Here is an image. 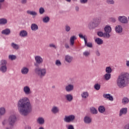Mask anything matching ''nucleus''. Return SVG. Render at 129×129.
I'll list each match as a JSON object with an SVG mask.
<instances>
[{
  "instance_id": "1",
  "label": "nucleus",
  "mask_w": 129,
  "mask_h": 129,
  "mask_svg": "<svg viewBox=\"0 0 129 129\" xmlns=\"http://www.w3.org/2000/svg\"><path fill=\"white\" fill-rule=\"evenodd\" d=\"M18 106L20 114L23 116H27L29 113L32 112V104L27 97L20 99L18 102Z\"/></svg>"
},
{
  "instance_id": "2",
  "label": "nucleus",
  "mask_w": 129,
  "mask_h": 129,
  "mask_svg": "<svg viewBox=\"0 0 129 129\" xmlns=\"http://www.w3.org/2000/svg\"><path fill=\"white\" fill-rule=\"evenodd\" d=\"M35 62H34V66L35 68L34 69V72L37 75L39 76L40 78H43L45 75H46V69H41L43 63V58L40 56H36L35 57Z\"/></svg>"
},
{
  "instance_id": "3",
  "label": "nucleus",
  "mask_w": 129,
  "mask_h": 129,
  "mask_svg": "<svg viewBox=\"0 0 129 129\" xmlns=\"http://www.w3.org/2000/svg\"><path fill=\"white\" fill-rule=\"evenodd\" d=\"M116 85L119 88H124L129 84L128 74H122L118 76L116 80Z\"/></svg>"
},
{
  "instance_id": "4",
  "label": "nucleus",
  "mask_w": 129,
  "mask_h": 129,
  "mask_svg": "<svg viewBox=\"0 0 129 129\" xmlns=\"http://www.w3.org/2000/svg\"><path fill=\"white\" fill-rule=\"evenodd\" d=\"M89 30H94L97 28V18H94L88 24Z\"/></svg>"
},
{
  "instance_id": "5",
  "label": "nucleus",
  "mask_w": 129,
  "mask_h": 129,
  "mask_svg": "<svg viewBox=\"0 0 129 129\" xmlns=\"http://www.w3.org/2000/svg\"><path fill=\"white\" fill-rule=\"evenodd\" d=\"M16 121H17V116H16V115H11L8 118L9 124L11 126H14Z\"/></svg>"
},
{
  "instance_id": "6",
  "label": "nucleus",
  "mask_w": 129,
  "mask_h": 129,
  "mask_svg": "<svg viewBox=\"0 0 129 129\" xmlns=\"http://www.w3.org/2000/svg\"><path fill=\"white\" fill-rule=\"evenodd\" d=\"M74 119H75V116L73 114H71L68 116L65 115L64 118H63L64 121L68 123L72 122Z\"/></svg>"
},
{
  "instance_id": "7",
  "label": "nucleus",
  "mask_w": 129,
  "mask_h": 129,
  "mask_svg": "<svg viewBox=\"0 0 129 129\" xmlns=\"http://www.w3.org/2000/svg\"><path fill=\"white\" fill-rule=\"evenodd\" d=\"M118 21H119L120 23H121V24H127L128 23L127 17L124 16H119L118 17Z\"/></svg>"
},
{
  "instance_id": "8",
  "label": "nucleus",
  "mask_w": 129,
  "mask_h": 129,
  "mask_svg": "<svg viewBox=\"0 0 129 129\" xmlns=\"http://www.w3.org/2000/svg\"><path fill=\"white\" fill-rule=\"evenodd\" d=\"M97 35L99 36V37H103L104 39H109L110 37V34L105 33H103V32L101 31L98 32Z\"/></svg>"
},
{
  "instance_id": "9",
  "label": "nucleus",
  "mask_w": 129,
  "mask_h": 129,
  "mask_svg": "<svg viewBox=\"0 0 129 129\" xmlns=\"http://www.w3.org/2000/svg\"><path fill=\"white\" fill-rule=\"evenodd\" d=\"M126 113H127V108H122L119 111V116H122L123 114L125 115Z\"/></svg>"
},
{
  "instance_id": "10",
  "label": "nucleus",
  "mask_w": 129,
  "mask_h": 129,
  "mask_svg": "<svg viewBox=\"0 0 129 129\" xmlns=\"http://www.w3.org/2000/svg\"><path fill=\"white\" fill-rule=\"evenodd\" d=\"M65 89L67 92H70L74 89V86L73 85L69 84L65 87Z\"/></svg>"
},
{
  "instance_id": "11",
  "label": "nucleus",
  "mask_w": 129,
  "mask_h": 129,
  "mask_svg": "<svg viewBox=\"0 0 129 129\" xmlns=\"http://www.w3.org/2000/svg\"><path fill=\"white\" fill-rule=\"evenodd\" d=\"M23 91L25 94H31V89H30V87L28 86H25L23 88Z\"/></svg>"
},
{
  "instance_id": "12",
  "label": "nucleus",
  "mask_w": 129,
  "mask_h": 129,
  "mask_svg": "<svg viewBox=\"0 0 129 129\" xmlns=\"http://www.w3.org/2000/svg\"><path fill=\"white\" fill-rule=\"evenodd\" d=\"M64 60L66 62H67V63H71L73 60V57L69 55H67L65 56Z\"/></svg>"
},
{
  "instance_id": "13",
  "label": "nucleus",
  "mask_w": 129,
  "mask_h": 129,
  "mask_svg": "<svg viewBox=\"0 0 129 129\" xmlns=\"http://www.w3.org/2000/svg\"><path fill=\"white\" fill-rule=\"evenodd\" d=\"M103 96L104 98H106L111 101H113V97L110 95V94H104Z\"/></svg>"
},
{
  "instance_id": "14",
  "label": "nucleus",
  "mask_w": 129,
  "mask_h": 129,
  "mask_svg": "<svg viewBox=\"0 0 129 129\" xmlns=\"http://www.w3.org/2000/svg\"><path fill=\"white\" fill-rule=\"evenodd\" d=\"M104 30L105 31V34H109L111 32V27L109 25H106L104 27Z\"/></svg>"
},
{
  "instance_id": "15",
  "label": "nucleus",
  "mask_w": 129,
  "mask_h": 129,
  "mask_svg": "<svg viewBox=\"0 0 129 129\" xmlns=\"http://www.w3.org/2000/svg\"><path fill=\"white\" fill-rule=\"evenodd\" d=\"M116 33H121L122 32V27L120 25H118L115 28Z\"/></svg>"
},
{
  "instance_id": "16",
  "label": "nucleus",
  "mask_w": 129,
  "mask_h": 129,
  "mask_svg": "<svg viewBox=\"0 0 129 129\" xmlns=\"http://www.w3.org/2000/svg\"><path fill=\"white\" fill-rule=\"evenodd\" d=\"M77 39V37L75 36H73L70 38V44L71 46H73L74 45V41Z\"/></svg>"
},
{
  "instance_id": "17",
  "label": "nucleus",
  "mask_w": 129,
  "mask_h": 129,
  "mask_svg": "<svg viewBox=\"0 0 129 129\" xmlns=\"http://www.w3.org/2000/svg\"><path fill=\"white\" fill-rule=\"evenodd\" d=\"M77 39V37L75 36H73L70 38V44L71 46H73L74 45V41Z\"/></svg>"
},
{
  "instance_id": "18",
  "label": "nucleus",
  "mask_w": 129,
  "mask_h": 129,
  "mask_svg": "<svg viewBox=\"0 0 129 129\" xmlns=\"http://www.w3.org/2000/svg\"><path fill=\"white\" fill-rule=\"evenodd\" d=\"M20 37H27L28 36V32L26 30H22L20 32Z\"/></svg>"
},
{
  "instance_id": "19",
  "label": "nucleus",
  "mask_w": 129,
  "mask_h": 129,
  "mask_svg": "<svg viewBox=\"0 0 129 129\" xmlns=\"http://www.w3.org/2000/svg\"><path fill=\"white\" fill-rule=\"evenodd\" d=\"M84 121L85 123H90L91 122V118L90 117L86 116L84 118Z\"/></svg>"
},
{
  "instance_id": "20",
  "label": "nucleus",
  "mask_w": 129,
  "mask_h": 129,
  "mask_svg": "<svg viewBox=\"0 0 129 129\" xmlns=\"http://www.w3.org/2000/svg\"><path fill=\"white\" fill-rule=\"evenodd\" d=\"M21 73L22 74H24V75L28 74V73H29V69L26 67H23L21 69Z\"/></svg>"
},
{
  "instance_id": "21",
  "label": "nucleus",
  "mask_w": 129,
  "mask_h": 129,
  "mask_svg": "<svg viewBox=\"0 0 129 129\" xmlns=\"http://www.w3.org/2000/svg\"><path fill=\"white\" fill-rule=\"evenodd\" d=\"M51 112L54 114H56V113H58V112H59V108L56 106H53L51 109Z\"/></svg>"
},
{
  "instance_id": "22",
  "label": "nucleus",
  "mask_w": 129,
  "mask_h": 129,
  "mask_svg": "<svg viewBox=\"0 0 129 129\" xmlns=\"http://www.w3.org/2000/svg\"><path fill=\"white\" fill-rule=\"evenodd\" d=\"M31 28L32 31H37V30L39 29V27L36 24H32L31 26Z\"/></svg>"
},
{
  "instance_id": "23",
  "label": "nucleus",
  "mask_w": 129,
  "mask_h": 129,
  "mask_svg": "<svg viewBox=\"0 0 129 129\" xmlns=\"http://www.w3.org/2000/svg\"><path fill=\"white\" fill-rule=\"evenodd\" d=\"M37 121L39 124H44L45 120L44 118H43V117H39L38 118Z\"/></svg>"
},
{
  "instance_id": "24",
  "label": "nucleus",
  "mask_w": 129,
  "mask_h": 129,
  "mask_svg": "<svg viewBox=\"0 0 129 129\" xmlns=\"http://www.w3.org/2000/svg\"><path fill=\"white\" fill-rule=\"evenodd\" d=\"M11 33V30L10 29H6L5 30H4L2 31V33L4 34V35H10V33Z\"/></svg>"
},
{
  "instance_id": "25",
  "label": "nucleus",
  "mask_w": 129,
  "mask_h": 129,
  "mask_svg": "<svg viewBox=\"0 0 129 129\" xmlns=\"http://www.w3.org/2000/svg\"><path fill=\"white\" fill-rule=\"evenodd\" d=\"M66 98L68 101H72L73 100V96L71 94H67L66 95Z\"/></svg>"
},
{
  "instance_id": "26",
  "label": "nucleus",
  "mask_w": 129,
  "mask_h": 129,
  "mask_svg": "<svg viewBox=\"0 0 129 129\" xmlns=\"http://www.w3.org/2000/svg\"><path fill=\"white\" fill-rule=\"evenodd\" d=\"M8 20L6 18H1L0 19V25H6L7 24Z\"/></svg>"
},
{
  "instance_id": "27",
  "label": "nucleus",
  "mask_w": 129,
  "mask_h": 129,
  "mask_svg": "<svg viewBox=\"0 0 129 129\" xmlns=\"http://www.w3.org/2000/svg\"><path fill=\"white\" fill-rule=\"evenodd\" d=\"M7 70H8L7 66H2L0 67V71L3 73H6Z\"/></svg>"
},
{
  "instance_id": "28",
  "label": "nucleus",
  "mask_w": 129,
  "mask_h": 129,
  "mask_svg": "<svg viewBox=\"0 0 129 129\" xmlns=\"http://www.w3.org/2000/svg\"><path fill=\"white\" fill-rule=\"evenodd\" d=\"M128 101H129L128 98H127L126 97H124L122 99V103L124 105H125V104H127V103H128Z\"/></svg>"
},
{
  "instance_id": "29",
  "label": "nucleus",
  "mask_w": 129,
  "mask_h": 129,
  "mask_svg": "<svg viewBox=\"0 0 129 129\" xmlns=\"http://www.w3.org/2000/svg\"><path fill=\"white\" fill-rule=\"evenodd\" d=\"M98 110L100 113H103L105 111V107L103 106H100L98 108Z\"/></svg>"
},
{
  "instance_id": "30",
  "label": "nucleus",
  "mask_w": 129,
  "mask_h": 129,
  "mask_svg": "<svg viewBox=\"0 0 129 129\" xmlns=\"http://www.w3.org/2000/svg\"><path fill=\"white\" fill-rule=\"evenodd\" d=\"M7 64H8V62L7 61V60L6 59H2L0 61V66H7Z\"/></svg>"
},
{
  "instance_id": "31",
  "label": "nucleus",
  "mask_w": 129,
  "mask_h": 129,
  "mask_svg": "<svg viewBox=\"0 0 129 129\" xmlns=\"http://www.w3.org/2000/svg\"><path fill=\"white\" fill-rule=\"evenodd\" d=\"M5 113H6V109L4 107L0 108V116L4 115Z\"/></svg>"
},
{
  "instance_id": "32",
  "label": "nucleus",
  "mask_w": 129,
  "mask_h": 129,
  "mask_svg": "<svg viewBox=\"0 0 129 129\" xmlns=\"http://www.w3.org/2000/svg\"><path fill=\"white\" fill-rule=\"evenodd\" d=\"M42 21L43 23H49L50 22V17L49 16H45L43 18Z\"/></svg>"
},
{
  "instance_id": "33",
  "label": "nucleus",
  "mask_w": 129,
  "mask_h": 129,
  "mask_svg": "<svg viewBox=\"0 0 129 129\" xmlns=\"http://www.w3.org/2000/svg\"><path fill=\"white\" fill-rule=\"evenodd\" d=\"M27 14L29 15H31V16H37V12L35 11H31L30 10H28L27 11Z\"/></svg>"
},
{
  "instance_id": "34",
  "label": "nucleus",
  "mask_w": 129,
  "mask_h": 129,
  "mask_svg": "<svg viewBox=\"0 0 129 129\" xmlns=\"http://www.w3.org/2000/svg\"><path fill=\"white\" fill-rule=\"evenodd\" d=\"M105 71L107 74H110L112 72V69L110 67H107L106 68Z\"/></svg>"
},
{
  "instance_id": "35",
  "label": "nucleus",
  "mask_w": 129,
  "mask_h": 129,
  "mask_svg": "<svg viewBox=\"0 0 129 129\" xmlns=\"http://www.w3.org/2000/svg\"><path fill=\"white\" fill-rule=\"evenodd\" d=\"M90 111L93 114H96V113H97V110L93 107L90 108Z\"/></svg>"
},
{
  "instance_id": "36",
  "label": "nucleus",
  "mask_w": 129,
  "mask_h": 129,
  "mask_svg": "<svg viewBox=\"0 0 129 129\" xmlns=\"http://www.w3.org/2000/svg\"><path fill=\"white\" fill-rule=\"evenodd\" d=\"M11 46L13 47V49H16V50H18L19 49V45L12 42L11 43Z\"/></svg>"
},
{
  "instance_id": "37",
  "label": "nucleus",
  "mask_w": 129,
  "mask_h": 129,
  "mask_svg": "<svg viewBox=\"0 0 129 129\" xmlns=\"http://www.w3.org/2000/svg\"><path fill=\"white\" fill-rule=\"evenodd\" d=\"M110 77H111V74H106L104 75V78L105 80H109L110 79Z\"/></svg>"
},
{
  "instance_id": "38",
  "label": "nucleus",
  "mask_w": 129,
  "mask_h": 129,
  "mask_svg": "<svg viewBox=\"0 0 129 129\" xmlns=\"http://www.w3.org/2000/svg\"><path fill=\"white\" fill-rule=\"evenodd\" d=\"M81 96L83 98H87L88 97V93L87 92H84L81 94Z\"/></svg>"
},
{
  "instance_id": "39",
  "label": "nucleus",
  "mask_w": 129,
  "mask_h": 129,
  "mask_svg": "<svg viewBox=\"0 0 129 129\" xmlns=\"http://www.w3.org/2000/svg\"><path fill=\"white\" fill-rule=\"evenodd\" d=\"M85 45L87 46L89 48H92V43L90 42L87 43V39L85 41Z\"/></svg>"
},
{
  "instance_id": "40",
  "label": "nucleus",
  "mask_w": 129,
  "mask_h": 129,
  "mask_svg": "<svg viewBox=\"0 0 129 129\" xmlns=\"http://www.w3.org/2000/svg\"><path fill=\"white\" fill-rule=\"evenodd\" d=\"M103 44V40L99 38H97V44L102 45Z\"/></svg>"
},
{
  "instance_id": "41",
  "label": "nucleus",
  "mask_w": 129,
  "mask_h": 129,
  "mask_svg": "<svg viewBox=\"0 0 129 129\" xmlns=\"http://www.w3.org/2000/svg\"><path fill=\"white\" fill-rule=\"evenodd\" d=\"M9 59H11V60H16V59H17V56L15 55H9Z\"/></svg>"
},
{
  "instance_id": "42",
  "label": "nucleus",
  "mask_w": 129,
  "mask_h": 129,
  "mask_svg": "<svg viewBox=\"0 0 129 129\" xmlns=\"http://www.w3.org/2000/svg\"><path fill=\"white\" fill-rule=\"evenodd\" d=\"M106 3L108 5H114V1L113 0H106Z\"/></svg>"
},
{
  "instance_id": "43",
  "label": "nucleus",
  "mask_w": 129,
  "mask_h": 129,
  "mask_svg": "<svg viewBox=\"0 0 129 129\" xmlns=\"http://www.w3.org/2000/svg\"><path fill=\"white\" fill-rule=\"evenodd\" d=\"M64 29H65L66 32H69L70 30H71V28H70V26H69V25H68V24H67L65 26Z\"/></svg>"
},
{
  "instance_id": "44",
  "label": "nucleus",
  "mask_w": 129,
  "mask_h": 129,
  "mask_svg": "<svg viewBox=\"0 0 129 129\" xmlns=\"http://www.w3.org/2000/svg\"><path fill=\"white\" fill-rule=\"evenodd\" d=\"M55 65H56V66H61V65H62L60 60L57 59L55 61Z\"/></svg>"
},
{
  "instance_id": "45",
  "label": "nucleus",
  "mask_w": 129,
  "mask_h": 129,
  "mask_svg": "<svg viewBox=\"0 0 129 129\" xmlns=\"http://www.w3.org/2000/svg\"><path fill=\"white\" fill-rule=\"evenodd\" d=\"M39 14H40V15H43V13H45V9H44L43 8V7H41V8L39 9Z\"/></svg>"
},
{
  "instance_id": "46",
  "label": "nucleus",
  "mask_w": 129,
  "mask_h": 129,
  "mask_svg": "<svg viewBox=\"0 0 129 129\" xmlns=\"http://www.w3.org/2000/svg\"><path fill=\"white\" fill-rule=\"evenodd\" d=\"M79 37L81 38V39H84V41H85L86 40H87V39H86L85 38V36H83V35H82V34H79Z\"/></svg>"
},
{
  "instance_id": "47",
  "label": "nucleus",
  "mask_w": 129,
  "mask_h": 129,
  "mask_svg": "<svg viewBox=\"0 0 129 129\" xmlns=\"http://www.w3.org/2000/svg\"><path fill=\"white\" fill-rule=\"evenodd\" d=\"M68 129H74V126H73V125L72 124H70L68 125Z\"/></svg>"
},
{
  "instance_id": "48",
  "label": "nucleus",
  "mask_w": 129,
  "mask_h": 129,
  "mask_svg": "<svg viewBox=\"0 0 129 129\" xmlns=\"http://www.w3.org/2000/svg\"><path fill=\"white\" fill-rule=\"evenodd\" d=\"M81 4H86L88 0H80Z\"/></svg>"
},
{
  "instance_id": "49",
  "label": "nucleus",
  "mask_w": 129,
  "mask_h": 129,
  "mask_svg": "<svg viewBox=\"0 0 129 129\" xmlns=\"http://www.w3.org/2000/svg\"><path fill=\"white\" fill-rule=\"evenodd\" d=\"M110 21H111L112 23H115V22H116V19L115 18H111Z\"/></svg>"
},
{
  "instance_id": "50",
  "label": "nucleus",
  "mask_w": 129,
  "mask_h": 129,
  "mask_svg": "<svg viewBox=\"0 0 129 129\" xmlns=\"http://www.w3.org/2000/svg\"><path fill=\"white\" fill-rule=\"evenodd\" d=\"M24 128L25 129H32V127H31V126L30 125H25Z\"/></svg>"
},
{
  "instance_id": "51",
  "label": "nucleus",
  "mask_w": 129,
  "mask_h": 129,
  "mask_svg": "<svg viewBox=\"0 0 129 129\" xmlns=\"http://www.w3.org/2000/svg\"><path fill=\"white\" fill-rule=\"evenodd\" d=\"M83 54L84 55V56H88V55H89V52H88V51H85L83 53Z\"/></svg>"
},
{
  "instance_id": "52",
  "label": "nucleus",
  "mask_w": 129,
  "mask_h": 129,
  "mask_svg": "<svg viewBox=\"0 0 129 129\" xmlns=\"http://www.w3.org/2000/svg\"><path fill=\"white\" fill-rule=\"evenodd\" d=\"M49 47H50V48H54L55 49H56V46H55V45H54L53 44H49Z\"/></svg>"
},
{
  "instance_id": "53",
  "label": "nucleus",
  "mask_w": 129,
  "mask_h": 129,
  "mask_svg": "<svg viewBox=\"0 0 129 129\" xmlns=\"http://www.w3.org/2000/svg\"><path fill=\"white\" fill-rule=\"evenodd\" d=\"M21 3L23 5L27 4V0H21Z\"/></svg>"
},
{
  "instance_id": "54",
  "label": "nucleus",
  "mask_w": 129,
  "mask_h": 129,
  "mask_svg": "<svg viewBox=\"0 0 129 129\" xmlns=\"http://www.w3.org/2000/svg\"><path fill=\"white\" fill-rule=\"evenodd\" d=\"M126 66H127V67H129V60H127L126 61Z\"/></svg>"
},
{
  "instance_id": "55",
  "label": "nucleus",
  "mask_w": 129,
  "mask_h": 129,
  "mask_svg": "<svg viewBox=\"0 0 129 129\" xmlns=\"http://www.w3.org/2000/svg\"><path fill=\"white\" fill-rule=\"evenodd\" d=\"M13 127H14V126H10L9 127H7L6 128V129H13Z\"/></svg>"
},
{
  "instance_id": "56",
  "label": "nucleus",
  "mask_w": 129,
  "mask_h": 129,
  "mask_svg": "<svg viewBox=\"0 0 129 129\" xmlns=\"http://www.w3.org/2000/svg\"><path fill=\"white\" fill-rule=\"evenodd\" d=\"M75 10H76V11H77V12H79V7H76V8H75Z\"/></svg>"
},
{
  "instance_id": "57",
  "label": "nucleus",
  "mask_w": 129,
  "mask_h": 129,
  "mask_svg": "<svg viewBox=\"0 0 129 129\" xmlns=\"http://www.w3.org/2000/svg\"><path fill=\"white\" fill-rule=\"evenodd\" d=\"M100 89V85L97 84V90H99Z\"/></svg>"
},
{
  "instance_id": "58",
  "label": "nucleus",
  "mask_w": 129,
  "mask_h": 129,
  "mask_svg": "<svg viewBox=\"0 0 129 129\" xmlns=\"http://www.w3.org/2000/svg\"><path fill=\"white\" fill-rule=\"evenodd\" d=\"M94 88L96 89V90H97V84H95Z\"/></svg>"
},
{
  "instance_id": "59",
  "label": "nucleus",
  "mask_w": 129,
  "mask_h": 129,
  "mask_svg": "<svg viewBox=\"0 0 129 129\" xmlns=\"http://www.w3.org/2000/svg\"><path fill=\"white\" fill-rule=\"evenodd\" d=\"M101 21V18L98 17V22H99V23H100Z\"/></svg>"
},
{
  "instance_id": "60",
  "label": "nucleus",
  "mask_w": 129,
  "mask_h": 129,
  "mask_svg": "<svg viewBox=\"0 0 129 129\" xmlns=\"http://www.w3.org/2000/svg\"><path fill=\"white\" fill-rule=\"evenodd\" d=\"M65 47H66V48H67V49H68V48H69V45L65 44Z\"/></svg>"
},
{
  "instance_id": "61",
  "label": "nucleus",
  "mask_w": 129,
  "mask_h": 129,
  "mask_svg": "<svg viewBox=\"0 0 129 129\" xmlns=\"http://www.w3.org/2000/svg\"><path fill=\"white\" fill-rule=\"evenodd\" d=\"M66 2H68V3H70L71 0H65Z\"/></svg>"
},
{
  "instance_id": "62",
  "label": "nucleus",
  "mask_w": 129,
  "mask_h": 129,
  "mask_svg": "<svg viewBox=\"0 0 129 129\" xmlns=\"http://www.w3.org/2000/svg\"><path fill=\"white\" fill-rule=\"evenodd\" d=\"M95 42L96 43H97V38H96L95 39Z\"/></svg>"
},
{
  "instance_id": "63",
  "label": "nucleus",
  "mask_w": 129,
  "mask_h": 129,
  "mask_svg": "<svg viewBox=\"0 0 129 129\" xmlns=\"http://www.w3.org/2000/svg\"><path fill=\"white\" fill-rule=\"evenodd\" d=\"M97 56H100V53L99 52H97Z\"/></svg>"
},
{
  "instance_id": "64",
  "label": "nucleus",
  "mask_w": 129,
  "mask_h": 129,
  "mask_svg": "<svg viewBox=\"0 0 129 129\" xmlns=\"http://www.w3.org/2000/svg\"><path fill=\"white\" fill-rule=\"evenodd\" d=\"M5 2V0H0V3H4Z\"/></svg>"
}]
</instances>
